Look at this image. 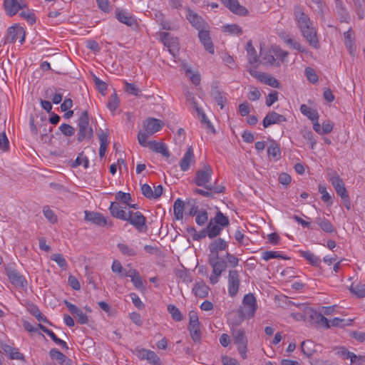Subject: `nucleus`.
I'll return each instance as SVG.
<instances>
[{
    "label": "nucleus",
    "mask_w": 365,
    "mask_h": 365,
    "mask_svg": "<svg viewBox=\"0 0 365 365\" xmlns=\"http://www.w3.org/2000/svg\"><path fill=\"white\" fill-rule=\"evenodd\" d=\"M246 50L248 56V62L250 65L254 66L255 68H257L260 61L257 55V51L254 48L252 41H249L246 45Z\"/></svg>",
    "instance_id": "393cba45"
},
{
    "label": "nucleus",
    "mask_w": 365,
    "mask_h": 365,
    "mask_svg": "<svg viewBox=\"0 0 365 365\" xmlns=\"http://www.w3.org/2000/svg\"><path fill=\"white\" fill-rule=\"evenodd\" d=\"M300 111L312 121L317 120L319 118L318 112L305 104L301 105Z\"/></svg>",
    "instance_id": "58836bf2"
},
{
    "label": "nucleus",
    "mask_w": 365,
    "mask_h": 365,
    "mask_svg": "<svg viewBox=\"0 0 365 365\" xmlns=\"http://www.w3.org/2000/svg\"><path fill=\"white\" fill-rule=\"evenodd\" d=\"M195 162L194 159V153L193 148L192 146H190L186 153H185L183 158L180 162V167L181 170L186 171L189 169L191 163Z\"/></svg>",
    "instance_id": "b1692460"
},
{
    "label": "nucleus",
    "mask_w": 365,
    "mask_h": 365,
    "mask_svg": "<svg viewBox=\"0 0 365 365\" xmlns=\"http://www.w3.org/2000/svg\"><path fill=\"white\" fill-rule=\"evenodd\" d=\"M187 19L192 26L198 30V31L208 28V25L206 21L197 13L190 9H187Z\"/></svg>",
    "instance_id": "f3484780"
},
{
    "label": "nucleus",
    "mask_w": 365,
    "mask_h": 365,
    "mask_svg": "<svg viewBox=\"0 0 365 365\" xmlns=\"http://www.w3.org/2000/svg\"><path fill=\"white\" fill-rule=\"evenodd\" d=\"M186 203L181 199L178 198L173 205L174 216L177 220H182L183 217V211Z\"/></svg>",
    "instance_id": "f704fd0d"
},
{
    "label": "nucleus",
    "mask_w": 365,
    "mask_h": 365,
    "mask_svg": "<svg viewBox=\"0 0 365 365\" xmlns=\"http://www.w3.org/2000/svg\"><path fill=\"white\" fill-rule=\"evenodd\" d=\"M125 92L135 96H139L140 93V90L135 84L128 82H125Z\"/></svg>",
    "instance_id": "e2e57ef3"
},
{
    "label": "nucleus",
    "mask_w": 365,
    "mask_h": 365,
    "mask_svg": "<svg viewBox=\"0 0 365 365\" xmlns=\"http://www.w3.org/2000/svg\"><path fill=\"white\" fill-rule=\"evenodd\" d=\"M118 104L119 99L117 96V94L114 93L113 95L110 96L107 104V107L110 111L114 112L118 108Z\"/></svg>",
    "instance_id": "052dcab7"
},
{
    "label": "nucleus",
    "mask_w": 365,
    "mask_h": 365,
    "mask_svg": "<svg viewBox=\"0 0 365 365\" xmlns=\"http://www.w3.org/2000/svg\"><path fill=\"white\" fill-rule=\"evenodd\" d=\"M222 229V227L215 224L212 220H210L206 226V230L207 232H208V237L210 239L217 237L221 233Z\"/></svg>",
    "instance_id": "c9c22d12"
},
{
    "label": "nucleus",
    "mask_w": 365,
    "mask_h": 365,
    "mask_svg": "<svg viewBox=\"0 0 365 365\" xmlns=\"http://www.w3.org/2000/svg\"><path fill=\"white\" fill-rule=\"evenodd\" d=\"M336 11L340 18L341 22H345L349 17L348 12L341 0H335Z\"/></svg>",
    "instance_id": "4c0bfd02"
},
{
    "label": "nucleus",
    "mask_w": 365,
    "mask_h": 365,
    "mask_svg": "<svg viewBox=\"0 0 365 365\" xmlns=\"http://www.w3.org/2000/svg\"><path fill=\"white\" fill-rule=\"evenodd\" d=\"M208 220V214L205 210H202L196 215L195 222L200 226H203Z\"/></svg>",
    "instance_id": "4d7b16f0"
},
{
    "label": "nucleus",
    "mask_w": 365,
    "mask_h": 365,
    "mask_svg": "<svg viewBox=\"0 0 365 365\" xmlns=\"http://www.w3.org/2000/svg\"><path fill=\"white\" fill-rule=\"evenodd\" d=\"M30 313L36 317V319L39 321L46 324L51 325V323L48 320L46 317H45L41 311L36 307H33L29 309Z\"/></svg>",
    "instance_id": "8fccbe9b"
},
{
    "label": "nucleus",
    "mask_w": 365,
    "mask_h": 365,
    "mask_svg": "<svg viewBox=\"0 0 365 365\" xmlns=\"http://www.w3.org/2000/svg\"><path fill=\"white\" fill-rule=\"evenodd\" d=\"M267 153L269 157L277 160L280 158L281 152L278 143L272 141L270 145L267 148Z\"/></svg>",
    "instance_id": "37998d69"
},
{
    "label": "nucleus",
    "mask_w": 365,
    "mask_h": 365,
    "mask_svg": "<svg viewBox=\"0 0 365 365\" xmlns=\"http://www.w3.org/2000/svg\"><path fill=\"white\" fill-rule=\"evenodd\" d=\"M98 135L100 141L99 156L103 158L108 145V133L101 130Z\"/></svg>",
    "instance_id": "7c9ffc66"
},
{
    "label": "nucleus",
    "mask_w": 365,
    "mask_h": 365,
    "mask_svg": "<svg viewBox=\"0 0 365 365\" xmlns=\"http://www.w3.org/2000/svg\"><path fill=\"white\" fill-rule=\"evenodd\" d=\"M163 125V123L161 120L154 118H148L143 123V128L150 135H153L161 130Z\"/></svg>",
    "instance_id": "aec40b11"
},
{
    "label": "nucleus",
    "mask_w": 365,
    "mask_h": 365,
    "mask_svg": "<svg viewBox=\"0 0 365 365\" xmlns=\"http://www.w3.org/2000/svg\"><path fill=\"white\" fill-rule=\"evenodd\" d=\"M210 220L222 228L227 227L230 225V220L228 217L225 216L220 210L216 212L215 216L213 218H211Z\"/></svg>",
    "instance_id": "e433bc0d"
},
{
    "label": "nucleus",
    "mask_w": 365,
    "mask_h": 365,
    "mask_svg": "<svg viewBox=\"0 0 365 365\" xmlns=\"http://www.w3.org/2000/svg\"><path fill=\"white\" fill-rule=\"evenodd\" d=\"M51 259L54 261L60 267L65 268L67 267V262L61 254H53L51 256Z\"/></svg>",
    "instance_id": "bf43d9fd"
},
{
    "label": "nucleus",
    "mask_w": 365,
    "mask_h": 365,
    "mask_svg": "<svg viewBox=\"0 0 365 365\" xmlns=\"http://www.w3.org/2000/svg\"><path fill=\"white\" fill-rule=\"evenodd\" d=\"M17 39L22 43L25 39V31L23 27L19 24L10 26L7 30V35L5 37V43H12Z\"/></svg>",
    "instance_id": "6e6552de"
},
{
    "label": "nucleus",
    "mask_w": 365,
    "mask_h": 365,
    "mask_svg": "<svg viewBox=\"0 0 365 365\" xmlns=\"http://www.w3.org/2000/svg\"><path fill=\"white\" fill-rule=\"evenodd\" d=\"M198 37L200 42L203 44L205 49L210 53L213 54L215 52L214 46L210 36L209 31L205 29L198 32Z\"/></svg>",
    "instance_id": "412c9836"
},
{
    "label": "nucleus",
    "mask_w": 365,
    "mask_h": 365,
    "mask_svg": "<svg viewBox=\"0 0 365 365\" xmlns=\"http://www.w3.org/2000/svg\"><path fill=\"white\" fill-rule=\"evenodd\" d=\"M212 170L209 165H204L202 170H198L195 173L194 183L197 186L209 185L208 183L211 180Z\"/></svg>",
    "instance_id": "1a4fd4ad"
},
{
    "label": "nucleus",
    "mask_w": 365,
    "mask_h": 365,
    "mask_svg": "<svg viewBox=\"0 0 365 365\" xmlns=\"http://www.w3.org/2000/svg\"><path fill=\"white\" fill-rule=\"evenodd\" d=\"M211 96L215 99L220 108H223L227 103L225 93L217 89V87H213L211 91Z\"/></svg>",
    "instance_id": "2f4dec72"
},
{
    "label": "nucleus",
    "mask_w": 365,
    "mask_h": 365,
    "mask_svg": "<svg viewBox=\"0 0 365 365\" xmlns=\"http://www.w3.org/2000/svg\"><path fill=\"white\" fill-rule=\"evenodd\" d=\"M303 138L311 145V148L314 149L317 142L313 137V133L310 130L304 129L301 130Z\"/></svg>",
    "instance_id": "603ef678"
},
{
    "label": "nucleus",
    "mask_w": 365,
    "mask_h": 365,
    "mask_svg": "<svg viewBox=\"0 0 365 365\" xmlns=\"http://www.w3.org/2000/svg\"><path fill=\"white\" fill-rule=\"evenodd\" d=\"M353 322V319H340L338 317H335L331 321H329L330 327H344L346 326H350L351 325Z\"/></svg>",
    "instance_id": "a18cd8bd"
},
{
    "label": "nucleus",
    "mask_w": 365,
    "mask_h": 365,
    "mask_svg": "<svg viewBox=\"0 0 365 365\" xmlns=\"http://www.w3.org/2000/svg\"><path fill=\"white\" fill-rule=\"evenodd\" d=\"M115 199L125 205H128V202L131 200V196L130 193L119 191L115 195Z\"/></svg>",
    "instance_id": "338daca9"
},
{
    "label": "nucleus",
    "mask_w": 365,
    "mask_h": 365,
    "mask_svg": "<svg viewBox=\"0 0 365 365\" xmlns=\"http://www.w3.org/2000/svg\"><path fill=\"white\" fill-rule=\"evenodd\" d=\"M78 141L81 142L84 140H90L93 137V130L89 126V117L87 110H83L78 122Z\"/></svg>",
    "instance_id": "7ed1b4c3"
},
{
    "label": "nucleus",
    "mask_w": 365,
    "mask_h": 365,
    "mask_svg": "<svg viewBox=\"0 0 365 365\" xmlns=\"http://www.w3.org/2000/svg\"><path fill=\"white\" fill-rule=\"evenodd\" d=\"M109 211L110 215L117 219L123 220L125 219V216L128 212L125 211V207H123L119 203L112 202L109 207Z\"/></svg>",
    "instance_id": "5701e85b"
},
{
    "label": "nucleus",
    "mask_w": 365,
    "mask_h": 365,
    "mask_svg": "<svg viewBox=\"0 0 365 365\" xmlns=\"http://www.w3.org/2000/svg\"><path fill=\"white\" fill-rule=\"evenodd\" d=\"M240 287V276L237 270H230L228 274V293L230 297H235Z\"/></svg>",
    "instance_id": "dca6fc26"
},
{
    "label": "nucleus",
    "mask_w": 365,
    "mask_h": 365,
    "mask_svg": "<svg viewBox=\"0 0 365 365\" xmlns=\"http://www.w3.org/2000/svg\"><path fill=\"white\" fill-rule=\"evenodd\" d=\"M49 356L52 359L58 361L61 364H63L66 361H71L65 354L55 348L50 350Z\"/></svg>",
    "instance_id": "a19ab883"
},
{
    "label": "nucleus",
    "mask_w": 365,
    "mask_h": 365,
    "mask_svg": "<svg viewBox=\"0 0 365 365\" xmlns=\"http://www.w3.org/2000/svg\"><path fill=\"white\" fill-rule=\"evenodd\" d=\"M260 62L265 66H280L279 62L277 61L275 58L274 47H272L271 49L265 51V53H262V61Z\"/></svg>",
    "instance_id": "a878e982"
},
{
    "label": "nucleus",
    "mask_w": 365,
    "mask_h": 365,
    "mask_svg": "<svg viewBox=\"0 0 365 365\" xmlns=\"http://www.w3.org/2000/svg\"><path fill=\"white\" fill-rule=\"evenodd\" d=\"M1 348L5 353L9 355L10 359L19 360L24 359L23 354L18 351L16 349L12 347L11 346L6 344H4L1 346Z\"/></svg>",
    "instance_id": "473e14b6"
},
{
    "label": "nucleus",
    "mask_w": 365,
    "mask_h": 365,
    "mask_svg": "<svg viewBox=\"0 0 365 365\" xmlns=\"http://www.w3.org/2000/svg\"><path fill=\"white\" fill-rule=\"evenodd\" d=\"M233 341L237 346V350L243 359L247 358V339L245 331L242 329H234L232 332Z\"/></svg>",
    "instance_id": "423d86ee"
},
{
    "label": "nucleus",
    "mask_w": 365,
    "mask_h": 365,
    "mask_svg": "<svg viewBox=\"0 0 365 365\" xmlns=\"http://www.w3.org/2000/svg\"><path fill=\"white\" fill-rule=\"evenodd\" d=\"M222 3L233 14L245 16L248 14V10L241 6L237 0H221Z\"/></svg>",
    "instance_id": "a211bd4d"
},
{
    "label": "nucleus",
    "mask_w": 365,
    "mask_h": 365,
    "mask_svg": "<svg viewBox=\"0 0 365 365\" xmlns=\"http://www.w3.org/2000/svg\"><path fill=\"white\" fill-rule=\"evenodd\" d=\"M212 268V272L210 276V282L212 284H215L219 282V277L226 269L227 262L223 259L216 261L210 264Z\"/></svg>",
    "instance_id": "f8f14e48"
},
{
    "label": "nucleus",
    "mask_w": 365,
    "mask_h": 365,
    "mask_svg": "<svg viewBox=\"0 0 365 365\" xmlns=\"http://www.w3.org/2000/svg\"><path fill=\"white\" fill-rule=\"evenodd\" d=\"M210 288L202 281L196 282L192 288V292L199 298H205L207 297Z\"/></svg>",
    "instance_id": "c756f323"
},
{
    "label": "nucleus",
    "mask_w": 365,
    "mask_h": 365,
    "mask_svg": "<svg viewBox=\"0 0 365 365\" xmlns=\"http://www.w3.org/2000/svg\"><path fill=\"white\" fill-rule=\"evenodd\" d=\"M6 274L10 282L16 287L24 288L27 285V281L24 277L21 274L11 265L7 264L5 267Z\"/></svg>",
    "instance_id": "0eeeda50"
},
{
    "label": "nucleus",
    "mask_w": 365,
    "mask_h": 365,
    "mask_svg": "<svg viewBox=\"0 0 365 365\" xmlns=\"http://www.w3.org/2000/svg\"><path fill=\"white\" fill-rule=\"evenodd\" d=\"M305 74L308 78V80L312 83H315L318 81V76L315 73V71L314 68L311 67H307L305 68Z\"/></svg>",
    "instance_id": "69168bd1"
},
{
    "label": "nucleus",
    "mask_w": 365,
    "mask_h": 365,
    "mask_svg": "<svg viewBox=\"0 0 365 365\" xmlns=\"http://www.w3.org/2000/svg\"><path fill=\"white\" fill-rule=\"evenodd\" d=\"M190 322L188 326V330L190 334L192 339L195 342L200 341L201 339V333L200 330V322L197 313L194 311H191L189 313Z\"/></svg>",
    "instance_id": "9d476101"
},
{
    "label": "nucleus",
    "mask_w": 365,
    "mask_h": 365,
    "mask_svg": "<svg viewBox=\"0 0 365 365\" xmlns=\"http://www.w3.org/2000/svg\"><path fill=\"white\" fill-rule=\"evenodd\" d=\"M145 359L150 363L153 365H161L160 359L157 356V354L151 351L148 350V352L146 353Z\"/></svg>",
    "instance_id": "864d4df0"
},
{
    "label": "nucleus",
    "mask_w": 365,
    "mask_h": 365,
    "mask_svg": "<svg viewBox=\"0 0 365 365\" xmlns=\"http://www.w3.org/2000/svg\"><path fill=\"white\" fill-rule=\"evenodd\" d=\"M294 15L302 36L312 47L319 48V43L317 36V31L313 27L309 16L303 12L299 6H294Z\"/></svg>",
    "instance_id": "f257e3e1"
},
{
    "label": "nucleus",
    "mask_w": 365,
    "mask_h": 365,
    "mask_svg": "<svg viewBox=\"0 0 365 365\" xmlns=\"http://www.w3.org/2000/svg\"><path fill=\"white\" fill-rule=\"evenodd\" d=\"M304 316L311 323L318 326L330 328L329 320L324 315L311 307H305L304 309Z\"/></svg>",
    "instance_id": "39448f33"
},
{
    "label": "nucleus",
    "mask_w": 365,
    "mask_h": 365,
    "mask_svg": "<svg viewBox=\"0 0 365 365\" xmlns=\"http://www.w3.org/2000/svg\"><path fill=\"white\" fill-rule=\"evenodd\" d=\"M206 190L200 188H195L194 192L205 197L214 198L215 194L225 192V187L223 185H216L209 184V185L203 186Z\"/></svg>",
    "instance_id": "4468645a"
},
{
    "label": "nucleus",
    "mask_w": 365,
    "mask_h": 365,
    "mask_svg": "<svg viewBox=\"0 0 365 365\" xmlns=\"http://www.w3.org/2000/svg\"><path fill=\"white\" fill-rule=\"evenodd\" d=\"M177 275L186 284L190 283L192 281L191 274L185 269L179 270Z\"/></svg>",
    "instance_id": "774afa93"
},
{
    "label": "nucleus",
    "mask_w": 365,
    "mask_h": 365,
    "mask_svg": "<svg viewBox=\"0 0 365 365\" xmlns=\"http://www.w3.org/2000/svg\"><path fill=\"white\" fill-rule=\"evenodd\" d=\"M3 6L6 14L9 16H13L19 10L25 8L26 4L21 0H4Z\"/></svg>",
    "instance_id": "ddd939ff"
},
{
    "label": "nucleus",
    "mask_w": 365,
    "mask_h": 365,
    "mask_svg": "<svg viewBox=\"0 0 365 365\" xmlns=\"http://www.w3.org/2000/svg\"><path fill=\"white\" fill-rule=\"evenodd\" d=\"M148 147L151 150L160 153L165 158H168L170 156V153L167 149L165 144L163 143H158L155 140H151L148 142Z\"/></svg>",
    "instance_id": "c85d7f7f"
},
{
    "label": "nucleus",
    "mask_w": 365,
    "mask_h": 365,
    "mask_svg": "<svg viewBox=\"0 0 365 365\" xmlns=\"http://www.w3.org/2000/svg\"><path fill=\"white\" fill-rule=\"evenodd\" d=\"M123 276L130 277L131 282L137 289H141L143 287L142 278L136 269H131L125 271Z\"/></svg>",
    "instance_id": "bb28decb"
},
{
    "label": "nucleus",
    "mask_w": 365,
    "mask_h": 365,
    "mask_svg": "<svg viewBox=\"0 0 365 365\" xmlns=\"http://www.w3.org/2000/svg\"><path fill=\"white\" fill-rule=\"evenodd\" d=\"M262 257L265 261H269L271 259H289L290 258L286 255L281 254L279 252L276 251H264L262 252Z\"/></svg>",
    "instance_id": "79ce46f5"
},
{
    "label": "nucleus",
    "mask_w": 365,
    "mask_h": 365,
    "mask_svg": "<svg viewBox=\"0 0 365 365\" xmlns=\"http://www.w3.org/2000/svg\"><path fill=\"white\" fill-rule=\"evenodd\" d=\"M285 43L288 45H289L292 48L298 51L301 53H307V50L304 48L299 42L296 41L292 38H288L287 39H285Z\"/></svg>",
    "instance_id": "6e6d98bb"
},
{
    "label": "nucleus",
    "mask_w": 365,
    "mask_h": 365,
    "mask_svg": "<svg viewBox=\"0 0 365 365\" xmlns=\"http://www.w3.org/2000/svg\"><path fill=\"white\" fill-rule=\"evenodd\" d=\"M301 255L304 257L309 263L314 267H319L321 259L310 251H300Z\"/></svg>",
    "instance_id": "72a5a7b5"
},
{
    "label": "nucleus",
    "mask_w": 365,
    "mask_h": 365,
    "mask_svg": "<svg viewBox=\"0 0 365 365\" xmlns=\"http://www.w3.org/2000/svg\"><path fill=\"white\" fill-rule=\"evenodd\" d=\"M186 205L187 207H190L189 210V215L190 216H196L197 213L200 212V210L198 209V206L197 205V201L195 199H190L186 202Z\"/></svg>",
    "instance_id": "5fc2aeb1"
},
{
    "label": "nucleus",
    "mask_w": 365,
    "mask_h": 365,
    "mask_svg": "<svg viewBox=\"0 0 365 365\" xmlns=\"http://www.w3.org/2000/svg\"><path fill=\"white\" fill-rule=\"evenodd\" d=\"M317 225L325 232L332 233L335 231L332 224L326 218H317L316 220Z\"/></svg>",
    "instance_id": "ea45409f"
},
{
    "label": "nucleus",
    "mask_w": 365,
    "mask_h": 365,
    "mask_svg": "<svg viewBox=\"0 0 365 365\" xmlns=\"http://www.w3.org/2000/svg\"><path fill=\"white\" fill-rule=\"evenodd\" d=\"M59 129L64 135L68 137L72 136L75 132L73 127L67 123L61 124Z\"/></svg>",
    "instance_id": "0e129e2a"
},
{
    "label": "nucleus",
    "mask_w": 365,
    "mask_h": 365,
    "mask_svg": "<svg viewBox=\"0 0 365 365\" xmlns=\"http://www.w3.org/2000/svg\"><path fill=\"white\" fill-rule=\"evenodd\" d=\"M344 44L348 49L349 53L353 55L356 51V46L354 43V32L350 28L344 34Z\"/></svg>",
    "instance_id": "cd10ccee"
},
{
    "label": "nucleus",
    "mask_w": 365,
    "mask_h": 365,
    "mask_svg": "<svg viewBox=\"0 0 365 365\" xmlns=\"http://www.w3.org/2000/svg\"><path fill=\"white\" fill-rule=\"evenodd\" d=\"M350 292L359 298L365 297V284H352L349 288Z\"/></svg>",
    "instance_id": "de8ad7c7"
},
{
    "label": "nucleus",
    "mask_w": 365,
    "mask_h": 365,
    "mask_svg": "<svg viewBox=\"0 0 365 365\" xmlns=\"http://www.w3.org/2000/svg\"><path fill=\"white\" fill-rule=\"evenodd\" d=\"M257 309V300L252 293L247 294L242 299V305L237 312L230 314V319L235 325H240L245 319L252 318Z\"/></svg>",
    "instance_id": "f03ea898"
},
{
    "label": "nucleus",
    "mask_w": 365,
    "mask_h": 365,
    "mask_svg": "<svg viewBox=\"0 0 365 365\" xmlns=\"http://www.w3.org/2000/svg\"><path fill=\"white\" fill-rule=\"evenodd\" d=\"M285 121H287V118L283 115L279 114L274 111H269L264 118L262 125L264 128H266L272 125L279 124Z\"/></svg>",
    "instance_id": "6ab92c4d"
},
{
    "label": "nucleus",
    "mask_w": 365,
    "mask_h": 365,
    "mask_svg": "<svg viewBox=\"0 0 365 365\" xmlns=\"http://www.w3.org/2000/svg\"><path fill=\"white\" fill-rule=\"evenodd\" d=\"M168 311L171 314L173 319L176 322H180L182 320V315L180 309L173 304H169L168 306Z\"/></svg>",
    "instance_id": "09e8293b"
},
{
    "label": "nucleus",
    "mask_w": 365,
    "mask_h": 365,
    "mask_svg": "<svg viewBox=\"0 0 365 365\" xmlns=\"http://www.w3.org/2000/svg\"><path fill=\"white\" fill-rule=\"evenodd\" d=\"M329 180L331 182L337 195L340 197L348 194L342 179L339 177L336 172L334 171L328 174Z\"/></svg>",
    "instance_id": "2eb2a0df"
},
{
    "label": "nucleus",
    "mask_w": 365,
    "mask_h": 365,
    "mask_svg": "<svg viewBox=\"0 0 365 365\" xmlns=\"http://www.w3.org/2000/svg\"><path fill=\"white\" fill-rule=\"evenodd\" d=\"M118 248L120 251L121 254L128 256L133 257L137 255V251L134 247H130L128 245L124 243H118L117 245Z\"/></svg>",
    "instance_id": "c03bdc74"
},
{
    "label": "nucleus",
    "mask_w": 365,
    "mask_h": 365,
    "mask_svg": "<svg viewBox=\"0 0 365 365\" xmlns=\"http://www.w3.org/2000/svg\"><path fill=\"white\" fill-rule=\"evenodd\" d=\"M260 81L264 82L265 84L269 85L273 88H279V81L274 77L263 74V77L260 78Z\"/></svg>",
    "instance_id": "3c124183"
},
{
    "label": "nucleus",
    "mask_w": 365,
    "mask_h": 365,
    "mask_svg": "<svg viewBox=\"0 0 365 365\" xmlns=\"http://www.w3.org/2000/svg\"><path fill=\"white\" fill-rule=\"evenodd\" d=\"M124 221L128 222L138 232H145L148 230L145 217L139 211H128Z\"/></svg>",
    "instance_id": "20e7f679"
},
{
    "label": "nucleus",
    "mask_w": 365,
    "mask_h": 365,
    "mask_svg": "<svg viewBox=\"0 0 365 365\" xmlns=\"http://www.w3.org/2000/svg\"><path fill=\"white\" fill-rule=\"evenodd\" d=\"M227 246H228L227 242L222 238H217L216 240H214L209 245V247H211L212 249L214 248V250H215L218 252L220 251L226 250Z\"/></svg>",
    "instance_id": "49530a36"
},
{
    "label": "nucleus",
    "mask_w": 365,
    "mask_h": 365,
    "mask_svg": "<svg viewBox=\"0 0 365 365\" xmlns=\"http://www.w3.org/2000/svg\"><path fill=\"white\" fill-rule=\"evenodd\" d=\"M115 17L120 22L127 25L128 26L133 27L136 24V20L125 10L119 9H116Z\"/></svg>",
    "instance_id": "4be33fe9"
},
{
    "label": "nucleus",
    "mask_w": 365,
    "mask_h": 365,
    "mask_svg": "<svg viewBox=\"0 0 365 365\" xmlns=\"http://www.w3.org/2000/svg\"><path fill=\"white\" fill-rule=\"evenodd\" d=\"M224 29L226 32H228L231 34H235L237 36H240L242 34V28L237 24H229L224 27Z\"/></svg>",
    "instance_id": "680f3d73"
},
{
    "label": "nucleus",
    "mask_w": 365,
    "mask_h": 365,
    "mask_svg": "<svg viewBox=\"0 0 365 365\" xmlns=\"http://www.w3.org/2000/svg\"><path fill=\"white\" fill-rule=\"evenodd\" d=\"M43 213L44 217L51 222V223H55L57 222V217L50 209L48 206H44L43 207Z\"/></svg>",
    "instance_id": "13d9d810"
},
{
    "label": "nucleus",
    "mask_w": 365,
    "mask_h": 365,
    "mask_svg": "<svg viewBox=\"0 0 365 365\" xmlns=\"http://www.w3.org/2000/svg\"><path fill=\"white\" fill-rule=\"evenodd\" d=\"M85 220L98 226L112 227L113 222L99 212L85 211Z\"/></svg>",
    "instance_id": "9b49d317"
}]
</instances>
